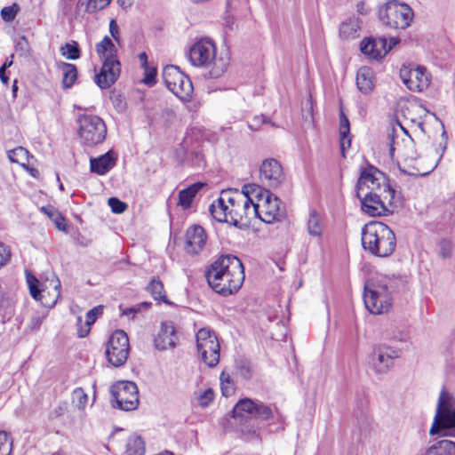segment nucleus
Listing matches in <instances>:
<instances>
[{
    "label": "nucleus",
    "instance_id": "63",
    "mask_svg": "<svg viewBox=\"0 0 455 455\" xmlns=\"http://www.w3.org/2000/svg\"><path fill=\"white\" fill-rule=\"evenodd\" d=\"M117 4L123 8L127 9L132 6V0H117Z\"/></svg>",
    "mask_w": 455,
    "mask_h": 455
},
{
    "label": "nucleus",
    "instance_id": "37",
    "mask_svg": "<svg viewBox=\"0 0 455 455\" xmlns=\"http://www.w3.org/2000/svg\"><path fill=\"white\" fill-rule=\"evenodd\" d=\"M358 29L359 25L357 21L354 20H347L341 23L339 27V36L345 40L355 38Z\"/></svg>",
    "mask_w": 455,
    "mask_h": 455
},
{
    "label": "nucleus",
    "instance_id": "43",
    "mask_svg": "<svg viewBox=\"0 0 455 455\" xmlns=\"http://www.w3.org/2000/svg\"><path fill=\"white\" fill-rule=\"evenodd\" d=\"M272 417L273 411L268 406L265 405L261 402L255 403V409L253 411L252 418L267 420Z\"/></svg>",
    "mask_w": 455,
    "mask_h": 455
},
{
    "label": "nucleus",
    "instance_id": "7",
    "mask_svg": "<svg viewBox=\"0 0 455 455\" xmlns=\"http://www.w3.org/2000/svg\"><path fill=\"white\" fill-rule=\"evenodd\" d=\"M379 19L390 28L405 29L412 21L413 11L406 4L391 0L379 8Z\"/></svg>",
    "mask_w": 455,
    "mask_h": 455
},
{
    "label": "nucleus",
    "instance_id": "44",
    "mask_svg": "<svg viewBox=\"0 0 455 455\" xmlns=\"http://www.w3.org/2000/svg\"><path fill=\"white\" fill-rule=\"evenodd\" d=\"M19 11H20L19 4L14 3V4H12L10 6L4 7L1 10V12H0V15H1V18L5 22H11V21H12L15 19V17L18 14Z\"/></svg>",
    "mask_w": 455,
    "mask_h": 455
},
{
    "label": "nucleus",
    "instance_id": "26",
    "mask_svg": "<svg viewBox=\"0 0 455 455\" xmlns=\"http://www.w3.org/2000/svg\"><path fill=\"white\" fill-rule=\"evenodd\" d=\"M90 164L92 172L103 175L116 165V158L111 152H108L98 158H92Z\"/></svg>",
    "mask_w": 455,
    "mask_h": 455
},
{
    "label": "nucleus",
    "instance_id": "12",
    "mask_svg": "<svg viewBox=\"0 0 455 455\" xmlns=\"http://www.w3.org/2000/svg\"><path fill=\"white\" fill-rule=\"evenodd\" d=\"M196 347L201 360L210 368L220 362V343L214 332L202 328L196 333Z\"/></svg>",
    "mask_w": 455,
    "mask_h": 455
},
{
    "label": "nucleus",
    "instance_id": "3",
    "mask_svg": "<svg viewBox=\"0 0 455 455\" xmlns=\"http://www.w3.org/2000/svg\"><path fill=\"white\" fill-rule=\"evenodd\" d=\"M357 198L361 202L362 211L371 217L390 215L400 204V196L393 188L386 192L377 188L373 192L368 191Z\"/></svg>",
    "mask_w": 455,
    "mask_h": 455
},
{
    "label": "nucleus",
    "instance_id": "8",
    "mask_svg": "<svg viewBox=\"0 0 455 455\" xmlns=\"http://www.w3.org/2000/svg\"><path fill=\"white\" fill-rule=\"evenodd\" d=\"M78 133L86 146L92 147L101 143L107 135L104 121L95 115H80L77 118Z\"/></svg>",
    "mask_w": 455,
    "mask_h": 455
},
{
    "label": "nucleus",
    "instance_id": "4",
    "mask_svg": "<svg viewBox=\"0 0 455 455\" xmlns=\"http://www.w3.org/2000/svg\"><path fill=\"white\" fill-rule=\"evenodd\" d=\"M189 61L195 67H210V76L218 78L227 70V62L222 59H216V47L214 43L207 38L196 42L189 50Z\"/></svg>",
    "mask_w": 455,
    "mask_h": 455
},
{
    "label": "nucleus",
    "instance_id": "35",
    "mask_svg": "<svg viewBox=\"0 0 455 455\" xmlns=\"http://www.w3.org/2000/svg\"><path fill=\"white\" fill-rule=\"evenodd\" d=\"M41 212L47 215L55 224L56 228L61 231H67L65 218L53 206L47 205L41 207Z\"/></svg>",
    "mask_w": 455,
    "mask_h": 455
},
{
    "label": "nucleus",
    "instance_id": "23",
    "mask_svg": "<svg viewBox=\"0 0 455 455\" xmlns=\"http://www.w3.org/2000/svg\"><path fill=\"white\" fill-rule=\"evenodd\" d=\"M177 339L174 323L168 321L161 323L160 331L155 338L154 343L158 350H166L175 347Z\"/></svg>",
    "mask_w": 455,
    "mask_h": 455
},
{
    "label": "nucleus",
    "instance_id": "56",
    "mask_svg": "<svg viewBox=\"0 0 455 455\" xmlns=\"http://www.w3.org/2000/svg\"><path fill=\"white\" fill-rule=\"evenodd\" d=\"M109 33L114 40L119 43V28L114 19H112L109 22Z\"/></svg>",
    "mask_w": 455,
    "mask_h": 455
},
{
    "label": "nucleus",
    "instance_id": "6",
    "mask_svg": "<svg viewBox=\"0 0 455 455\" xmlns=\"http://www.w3.org/2000/svg\"><path fill=\"white\" fill-rule=\"evenodd\" d=\"M445 395V391L443 389L429 434L455 437V401L447 402Z\"/></svg>",
    "mask_w": 455,
    "mask_h": 455
},
{
    "label": "nucleus",
    "instance_id": "61",
    "mask_svg": "<svg viewBox=\"0 0 455 455\" xmlns=\"http://www.w3.org/2000/svg\"><path fill=\"white\" fill-rule=\"evenodd\" d=\"M191 155H195V157L196 159V164L201 165V163L204 162V156L200 151H191L189 152Z\"/></svg>",
    "mask_w": 455,
    "mask_h": 455
},
{
    "label": "nucleus",
    "instance_id": "41",
    "mask_svg": "<svg viewBox=\"0 0 455 455\" xmlns=\"http://www.w3.org/2000/svg\"><path fill=\"white\" fill-rule=\"evenodd\" d=\"M221 393L224 396L228 397L235 393V382L230 375L226 371H222L220 376Z\"/></svg>",
    "mask_w": 455,
    "mask_h": 455
},
{
    "label": "nucleus",
    "instance_id": "38",
    "mask_svg": "<svg viewBox=\"0 0 455 455\" xmlns=\"http://www.w3.org/2000/svg\"><path fill=\"white\" fill-rule=\"evenodd\" d=\"M147 289L155 299L169 303L165 296L164 284L159 279L153 278Z\"/></svg>",
    "mask_w": 455,
    "mask_h": 455
},
{
    "label": "nucleus",
    "instance_id": "58",
    "mask_svg": "<svg viewBox=\"0 0 455 455\" xmlns=\"http://www.w3.org/2000/svg\"><path fill=\"white\" fill-rule=\"evenodd\" d=\"M65 412H66V406L60 405L52 411V417L59 418V417L62 416Z\"/></svg>",
    "mask_w": 455,
    "mask_h": 455
},
{
    "label": "nucleus",
    "instance_id": "11",
    "mask_svg": "<svg viewBox=\"0 0 455 455\" xmlns=\"http://www.w3.org/2000/svg\"><path fill=\"white\" fill-rule=\"evenodd\" d=\"M251 186L246 185L243 187L242 192L237 190H225L227 194V201L228 204V210L230 218L228 220L229 224L239 227L243 225L244 218H246V205L251 203Z\"/></svg>",
    "mask_w": 455,
    "mask_h": 455
},
{
    "label": "nucleus",
    "instance_id": "33",
    "mask_svg": "<svg viewBox=\"0 0 455 455\" xmlns=\"http://www.w3.org/2000/svg\"><path fill=\"white\" fill-rule=\"evenodd\" d=\"M96 52L101 60L109 56H116V48L112 40L105 36L103 39L96 44Z\"/></svg>",
    "mask_w": 455,
    "mask_h": 455
},
{
    "label": "nucleus",
    "instance_id": "53",
    "mask_svg": "<svg viewBox=\"0 0 455 455\" xmlns=\"http://www.w3.org/2000/svg\"><path fill=\"white\" fill-rule=\"evenodd\" d=\"M16 50L21 52L22 54L27 55L29 53L30 47L28 39L25 36H21L16 41Z\"/></svg>",
    "mask_w": 455,
    "mask_h": 455
},
{
    "label": "nucleus",
    "instance_id": "54",
    "mask_svg": "<svg viewBox=\"0 0 455 455\" xmlns=\"http://www.w3.org/2000/svg\"><path fill=\"white\" fill-rule=\"evenodd\" d=\"M12 253L8 246L0 243V267L4 266L11 259Z\"/></svg>",
    "mask_w": 455,
    "mask_h": 455
},
{
    "label": "nucleus",
    "instance_id": "13",
    "mask_svg": "<svg viewBox=\"0 0 455 455\" xmlns=\"http://www.w3.org/2000/svg\"><path fill=\"white\" fill-rule=\"evenodd\" d=\"M251 194L255 195V199H258L259 219L266 223H272L282 217L281 202L268 190H263L259 186L252 185Z\"/></svg>",
    "mask_w": 455,
    "mask_h": 455
},
{
    "label": "nucleus",
    "instance_id": "10",
    "mask_svg": "<svg viewBox=\"0 0 455 455\" xmlns=\"http://www.w3.org/2000/svg\"><path fill=\"white\" fill-rule=\"evenodd\" d=\"M163 79L166 87L178 98L188 100L193 93V84L188 76L173 65L163 69Z\"/></svg>",
    "mask_w": 455,
    "mask_h": 455
},
{
    "label": "nucleus",
    "instance_id": "27",
    "mask_svg": "<svg viewBox=\"0 0 455 455\" xmlns=\"http://www.w3.org/2000/svg\"><path fill=\"white\" fill-rule=\"evenodd\" d=\"M339 137H340V150L342 156H345V152L351 146L350 138V123L347 116L341 110L339 114Z\"/></svg>",
    "mask_w": 455,
    "mask_h": 455
},
{
    "label": "nucleus",
    "instance_id": "31",
    "mask_svg": "<svg viewBox=\"0 0 455 455\" xmlns=\"http://www.w3.org/2000/svg\"><path fill=\"white\" fill-rule=\"evenodd\" d=\"M323 223L320 214L315 209H311L307 221V230L309 235L320 237L323 233Z\"/></svg>",
    "mask_w": 455,
    "mask_h": 455
},
{
    "label": "nucleus",
    "instance_id": "62",
    "mask_svg": "<svg viewBox=\"0 0 455 455\" xmlns=\"http://www.w3.org/2000/svg\"><path fill=\"white\" fill-rule=\"evenodd\" d=\"M77 326V335L79 338H84L85 336H81L80 331L84 329V323H83V320L81 317L77 318L76 322Z\"/></svg>",
    "mask_w": 455,
    "mask_h": 455
},
{
    "label": "nucleus",
    "instance_id": "2",
    "mask_svg": "<svg viewBox=\"0 0 455 455\" xmlns=\"http://www.w3.org/2000/svg\"><path fill=\"white\" fill-rule=\"evenodd\" d=\"M362 246L373 256H390L396 247L395 232L380 221H371L363 226L361 232Z\"/></svg>",
    "mask_w": 455,
    "mask_h": 455
},
{
    "label": "nucleus",
    "instance_id": "34",
    "mask_svg": "<svg viewBox=\"0 0 455 455\" xmlns=\"http://www.w3.org/2000/svg\"><path fill=\"white\" fill-rule=\"evenodd\" d=\"M62 71V84L65 88H70L77 78V69L74 64L62 63L60 66Z\"/></svg>",
    "mask_w": 455,
    "mask_h": 455
},
{
    "label": "nucleus",
    "instance_id": "24",
    "mask_svg": "<svg viewBox=\"0 0 455 455\" xmlns=\"http://www.w3.org/2000/svg\"><path fill=\"white\" fill-rule=\"evenodd\" d=\"M209 212L217 221L229 223L230 214L225 190L221 191L220 197L209 206Z\"/></svg>",
    "mask_w": 455,
    "mask_h": 455
},
{
    "label": "nucleus",
    "instance_id": "16",
    "mask_svg": "<svg viewBox=\"0 0 455 455\" xmlns=\"http://www.w3.org/2000/svg\"><path fill=\"white\" fill-rule=\"evenodd\" d=\"M400 78L411 92H421L430 84V75L421 66H405L400 69Z\"/></svg>",
    "mask_w": 455,
    "mask_h": 455
},
{
    "label": "nucleus",
    "instance_id": "17",
    "mask_svg": "<svg viewBox=\"0 0 455 455\" xmlns=\"http://www.w3.org/2000/svg\"><path fill=\"white\" fill-rule=\"evenodd\" d=\"M27 283L29 287L31 296L46 307H52L60 296V282L56 279L53 282L52 291H50L46 287L40 288L39 281L32 275H27Z\"/></svg>",
    "mask_w": 455,
    "mask_h": 455
},
{
    "label": "nucleus",
    "instance_id": "29",
    "mask_svg": "<svg viewBox=\"0 0 455 455\" xmlns=\"http://www.w3.org/2000/svg\"><path fill=\"white\" fill-rule=\"evenodd\" d=\"M203 187V183H195L180 191L178 205L181 206L184 210L190 208L195 196Z\"/></svg>",
    "mask_w": 455,
    "mask_h": 455
},
{
    "label": "nucleus",
    "instance_id": "52",
    "mask_svg": "<svg viewBox=\"0 0 455 455\" xmlns=\"http://www.w3.org/2000/svg\"><path fill=\"white\" fill-rule=\"evenodd\" d=\"M150 305H151V303L142 302L137 306L127 307V308L124 309L122 312V315H127V316L132 315V317H134V315L137 313H139L141 310V308H143V307L148 308Z\"/></svg>",
    "mask_w": 455,
    "mask_h": 455
},
{
    "label": "nucleus",
    "instance_id": "39",
    "mask_svg": "<svg viewBox=\"0 0 455 455\" xmlns=\"http://www.w3.org/2000/svg\"><path fill=\"white\" fill-rule=\"evenodd\" d=\"M103 312L102 306H97L86 314V320L84 322V329L80 331L81 336H87L91 330V325L95 323L98 316Z\"/></svg>",
    "mask_w": 455,
    "mask_h": 455
},
{
    "label": "nucleus",
    "instance_id": "42",
    "mask_svg": "<svg viewBox=\"0 0 455 455\" xmlns=\"http://www.w3.org/2000/svg\"><path fill=\"white\" fill-rule=\"evenodd\" d=\"M61 54L68 60H77L80 57V50L76 42L67 43L60 48Z\"/></svg>",
    "mask_w": 455,
    "mask_h": 455
},
{
    "label": "nucleus",
    "instance_id": "21",
    "mask_svg": "<svg viewBox=\"0 0 455 455\" xmlns=\"http://www.w3.org/2000/svg\"><path fill=\"white\" fill-rule=\"evenodd\" d=\"M360 50L369 58L379 60L391 50V45H387V39L384 37H368L361 42Z\"/></svg>",
    "mask_w": 455,
    "mask_h": 455
},
{
    "label": "nucleus",
    "instance_id": "48",
    "mask_svg": "<svg viewBox=\"0 0 455 455\" xmlns=\"http://www.w3.org/2000/svg\"><path fill=\"white\" fill-rule=\"evenodd\" d=\"M439 255L443 259H449L452 255L453 244L449 239H443L438 243Z\"/></svg>",
    "mask_w": 455,
    "mask_h": 455
},
{
    "label": "nucleus",
    "instance_id": "18",
    "mask_svg": "<svg viewBox=\"0 0 455 455\" xmlns=\"http://www.w3.org/2000/svg\"><path fill=\"white\" fill-rule=\"evenodd\" d=\"M259 179L269 188H279L285 180V174L280 162L275 158L265 159L259 167Z\"/></svg>",
    "mask_w": 455,
    "mask_h": 455
},
{
    "label": "nucleus",
    "instance_id": "57",
    "mask_svg": "<svg viewBox=\"0 0 455 455\" xmlns=\"http://www.w3.org/2000/svg\"><path fill=\"white\" fill-rule=\"evenodd\" d=\"M266 122V119L263 116H255L254 119L252 120V123H250L248 124L249 128L251 130H258L259 129V124H263Z\"/></svg>",
    "mask_w": 455,
    "mask_h": 455
},
{
    "label": "nucleus",
    "instance_id": "46",
    "mask_svg": "<svg viewBox=\"0 0 455 455\" xmlns=\"http://www.w3.org/2000/svg\"><path fill=\"white\" fill-rule=\"evenodd\" d=\"M73 401L76 403L78 409L84 410L86 406L88 396L82 387H76L73 391Z\"/></svg>",
    "mask_w": 455,
    "mask_h": 455
},
{
    "label": "nucleus",
    "instance_id": "25",
    "mask_svg": "<svg viewBox=\"0 0 455 455\" xmlns=\"http://www.w3.org/2000/svg\"><path fill=\"white\" fill-rule=\"evenodd\" d=\"M356 86L363 93H370L374 88L373 72L371 68L363 66L360 68L356 74Z\"/></svg>",
    "mask_w": 455,
    "mask_h": 455
},
{
    "label": "nucleus",
    "instance_id": "1",
    "mask_svg": "<svg viewBox=\"0 0 455 455\" xmlns=\"http://www.w3.org/2000/svg\"><path fill=\"white\" fill-rule=\"evenodd\" d=\"M210 287L222 296L236 292L244 281L242 261L234 255H222L205 272Z\"/></svg>",
    "mask_w": 455,
    "mask_h": 455
},
{
    "label": "nucleus",
    "instance_id": "50",
    "mask_svg": "<svg viewBox=\"0 0 455 455\" xmlns=\"http://www.w3.org/2000/svg\"><path fill=\"white\" fill-rule=\"evenodd\" d=\"M108 205L114 213L118 214L123 213L127 208V204L116 197H110L108 199Z\"/></svg>",
    "mask_w": 455,
    "mask_h": 455
},
{
    "label": "nucleus",
    "instance_id": "22",
    "mask_svg": "<svg viewBox=\"0 0 455 455\" xmlns=\"http://www.w3.org/2000/svg\"><path fill=\"white\" fill-rule=\"evenodd\" d=\"M207 240L205 230L199 225L189 227L186 232V251L197 254L204 247Z\"/></svg>",
    "mask_w": 455,
    "mask_h": 455
},
{
    "label": "nucleus",
    "instance_id": "59",
    "mask_svg": "<svg viewBox=\"0 0 455 455\" xmlns=\"http://www.w3.org/2000/svg\"><path fill=\"white\" fill-rule=\"evenodd\" d=\"M5 67H0V80L5 85H8L9 77L5 75Z\"/></svg>",
    "mask_w": 455,
    "mask_h": 455
},
{
    "label": "nucleus",
    "instance_id": "15",
    "mask_svg": "<svg viewBox=\"0 0 455 455\" xmlns=\"http://www.w3.org/2000/svg\"><path fill=\"white\" fill-rule=\"evenodd\" d=\"M379 188V191L386 192L387 189L392 188L388 179L385 174L377 168L371 166L361 172L356 184V196L363 194L373 192V189Z\"/></svg>",
    "mask_w": 455,
    "mask_h": 455
},
{
    "label": "nucleus",
    "instance_id": "49",
    "mask_svg": "<svg viewBox=\"0 0 455 455\" xmlns=\"http://www.w3.org/2000/svg\"><path fill=\"white\" fill-rule=\"evenodd\" d=\"M255 195H251V203L247 204L246 211V218H244L243 222L249 221V220L254 216L259 218V204L258 199H254Z\"/></svg>",
    "mask_w": 455,
    "mask_h": 455
},
{
    "label": "nucleus",
    "instance_id": "40",
    "mask_svg": "<svg viewBox=\"0 0 455 455\" xmlns=\"http://www.w3.org/2000/svg\"><path fill=\"white\" fill-rule=\"evenodd\" d=\"M235 367L237 375L243 379H250L252 377V369L250 361L247 359L240 358L235 362Z\"/></svg>",
    "mask_w": 455,
    "mask_h": 455
},
{
    "label": "nucleus",
    "instance_id": "9",
    "mask_svg": "<svg viewBox=\"0 0 455 455\" xmlns=\"http://www.w3.org/2000/svg\"><path fill=\"white\" fill-rule=\"evenodd\" d=\"M111 404L122 411H133L139 405V390L132 381H118L111 387Z\"/></svg>",
    "mask_w": 455,
    "mask_h": 455
},
{
    "label": "nucleus",
    "instance_id": "45",
    "mask_svg": "<svg viewBox=\"0 0 455 455\" xmlns=\"http://www.w3.org/2000/svg\"><path fill=\"white\" fill-rule=\"evenodd\" d=\"M12 450V441L6 432L0 431V455H10Z\"/></svg>",
    "mask_w": 455,
    "mask_h": 455
},
{
    "label": "nucleus",
    "instance_id": "60",
    "mask_svg": "<svg viewBox=\"0 0 455 455\" xmlns=\"http://www.w3.org/2000/svg\"><path fill=\"white\" fill-rule=\"evenodd\" d=\"M22 167L26 169L32 177L37 178L39 176V171L34 167H30L28 164Z\"/></svg>",
    "mask_w": 455,
    "mask_h": 455
},
{
    "label": "nucleus",
    "instance_id": "32",
    "mask_svg": "<svg viewBox=\"0 0 455 455\" xmlns=\"http://www.w3.org/2000/svg\"><path fill=\"white\" fill-rule=\"evenodd\" d=\"M126 455H144L145 443L143 439L136 435H131L126 443Z\"/></svg>",
    "mask_w": 455,
    "mask_h": 455
},
{
    "label": "nucleus",
    "instance_id": "14",
    "mask_svg": "<svg viewBox=\"0 0 455 455\" xmlns=\"http://www.w3.org/2000/svg\"><path fill=\"white\" fill-rule=\"evenodd\" d=\"M129 355V338L127 334L117 330L110 336L107 344L106 355L108 362L115 367L123 365Z\"/></svg>",
    "mask_w": 455,
    "mask_h": 455
},
{
    "label": "nucleus",
    "instance_id": "5",
    "mask_svg": "<svg viewBox=\"0 0 455 455\" xmlns=\"http://www.w3.org/2000/svg\"><path fill=\"white\" fill-rule=\"evenodd\" d=\"M390 283L388 278L384 277L365 283L363 301L370 313L379 315L388 311L392 305L391 293L394 291Z\"/></svg>",
    "mask_w": 455,
    "mask_h": 455
},
{
    "label": "nucleus",
    "instance_id": "47",
    "mask_svg": "<svg viewBox=\"0 0 455 455\" xmlns=\"http://www.w3.org/2000/svg\"><path fill=\"white\" fill-rule=\"evenodd\" d=\"M111 0H87L85 11L93 13L98 10H102L110 4Z\"/></svg>",
    "mask_w": 455,
    "mask_h": 455
},
{
    "label": "nucleus",
    "instance_id": "55",
    "mask_svg": "<svg viewBox=\"0 0 455 455\" xmlns=\"http://www.w3.org/2000/svg\"><path fill=\"white\" fill-rule=\"evenodd\" d=\"M214 398V393L211 388L206 389L199 396V403L202 407H206Z\"/></svg>",
    "mask_w": 455,
    "mask_h": 455
},
{
    "label": "nucleus",
    "instance_id": "64",
    "mask_svg": "<svg viewBox=\"0 0 455 455\" xmlns=\"http://www.w3.org/2000/svg\"><path fill=\"white\" fill-rule=\"evenodd\" d=\"M139 59L141 61L142 68L148 66V56H147L146 52L140 53Z\"/></svg>",
    "mask_w": 455,
    "mask_h": 455
},
{
    "label": "nucleus",
    "instance_id": "51",
    "mask_svg": "<svg viewBox=\"0 0 455 455\" xmlns=\"http://www.w3.org/2000/svg\"><path fill=\"white\" fill-rule=\"evenodd\" d=\"M145 71V76L142 82L149 86L156 84V69L155 68H149L148 66L143 67Z\"/></svg>",
    "mask_w": 455,
    "mask_h": 455
},
{
    "label": "nucleus",
    "instance_id": "19",
    "mask_svg": "<svg viewBox=\"0 0 455 455\" xmlns=\"http://www.w3.org/2000/svg\"><path fill=\"white\" fill-rule=\"evenodd\" d=\"M400 356V350L382 345L376 347L371 355V363L377 374L387 373Z\"/></svg>",
    "mask_w": 455,
    "mask_h": 455
},
{
    "label": "nucleus",
    "instance_id": "20",
    "mask_svg": "<svg viewBox=\"0 0 455 455\" xmlns=\"http://www.w3.org/2000/svg\"><path fill=\"white\" fill-rule=\"evenodd\" d=\"M102 60L100 73L95 75V83L100 89H108L120 76L121 64L116 56H109Z\"/></svg>",
    "mask_w": 455,
    "mask_h": 455
},
{
    "label": "nucleus",
    "instance_id": "28",
    "mask_svg": "<svg viewBox=\"0 0 455 455\" xmlns=\"http://www.w3.org/2000/svg\"><path fill=\"white\" fill-rule=\"evenodd\" d=\"M255 403V401L249 398L241 399L232 411L233 418L241 419L252 418Z\"/></svg>",
    "mask_w": 455,
    "mask_h": 455
},
{
    "label": "nucleus",
    "instance_id": "30",
    "mask_svg": "<svg viewBox=\"0 0 455 455\" xmlns=\"http://www.w3.org/2000/svg\"><path fill=\"white\" fill-rule=\"evenodd\" d=\"M424 455H455V443L450 440H441L429 447Z\"/></svg>",
    "mask_w": 455,
    "mask_h": 455
},
{
    "label": "nucleus",
    "instance_id": "36",
    "mask_svg": "<svg viewBox=\"0 0 455 455\" xmlns=\"http://www.w3.org/2000/svg\"><path fill=\"white\" fill-rule=\"evenodd\" d=\"M7 156L12 163L19 164L21 166H26L27 164H29V152L23 147H17L7 151Z\"/></svg>",
    "mask_w": 455,
    "mask_h": 455
}]
</instances>
